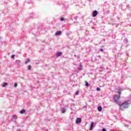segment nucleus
Segmentation results:
<instances>
[{"mask_svg":"<svg viewBox=\"0 0 131 131\" xmlns=\"http://www.w3.org/2000/svg\"><path fill=\"white\" fill-rule=\"evenodd\" d=\"M85 83L86 86H89V82H88V81H85Z\"/></svg>","mask_w":131,"mask_h":131,"instance_id":"2eb2a0df","label":"nucleus"},{"mask_svg":"<svg viewBox=\"0 0 131 131\" xmlns=\"http://www.w3.org/2000/svg\"><path fill=\"white\" fill-rule=\"evenodd\" d=\"M100 51L101 52H103V49H100Z\"/></svg>","mask_w":131,"mask_h":131,"instance_id":"4be33fe9","label":"nucleus"},{"mask_svg":"<svg viewBox=\"0 0 131 131\" xmlns=\"http://www.w3.org/2000/svg\"><path fill=\"white\" fill-rule=\"evenodd\" d=\"M28 70H31V66H28Z\"/></svg>","mask_w":131,"mask_h":131,"instance_id":"4468645a","label":"nucleus"},{"mask_svg":"<svg viewBox=\"0 0 131 131\" xmlns=\"http://www.w3.org/2000/svg\"><path fill=\"white\" fill-rule=\"evenodd\" d=\"M100 90H101V89H100L99 88H97V92H100Z\"/></svg>","mask_w":131,"mask_h":131,"instance_id":"a211bd4d","label":"nucleus"},{"mask_svg":"<svg viewBox=\"0 0 131 131\" xmlns=\"http://www.w3.org/2000/svg\"><path fill=\"white\" fill-rule=\"evenodd\" d=\"M93 126H94V122H91V127L90 128V130H92L93 129Z\"/></svg>","mask_w":131,"mask_h":131,"instance_id":"6e6552de","label":"nucleus"},{"mask_svg":"<svg viewBox=\"0 0 131 131\" xmlns=\"http://www.w3.org/2000/svg\"><path fill=\"white\" fill-rule=\"evenodd\" d=\"M128 102H125L121 105L120 109L121 110H123V108H128Z\"/></svg>","mask_w":131,"mask_h":131,"instance_id":"f257e3e1","label":"nucleus"},{"mask_svg":"<svg viewBox=\"0 0 131 131\" xmlns=\"http://www.w3.org/2000/svg\"><path fill=\"white\" fill-rule=\"evenodd\" d=\"M61 55H62V53L61 52H58L57 53V54H56L57 57H60V56H61Z\"/></svg>","mask_w":131,"mask_h":131,"instance_id":"9b49d317","label":"nucleus"},{"mask_svg":"<svg viewBox=\"0 0 131 131\" xmlns=\"http://www.w3.org/2000/svg\"><path fill=\"white\" fill-rule=\"evenodd\" d=\"M8 85V83L7 82H4L3 83L2 86L3 88H6Z\"/></svg>","mask_w":131,"mask_h":131,"instance_id":"423d86ee","label":"nucleus"},{"mask_svg":"<svg viewBox=\"0 0 131 131\" xmlns=\"http://www.w3.org/2000/svg\"><path fill=\"white\" fill-rule=\"evenodd\" d=\"M121 96L120 95H119L117 96V95H114L113 99L116 103H117L118 101H119V99H120Z\"/></svg>","mask_w":131,"mask_h":131,"instance_id":"f03ea898","label":"nucleus"},{"mask_svg":"<svg viewBox=\"0 0 131 131\" xmlns=\"http://www.w3.org/2000/svg\"><path fill=\"white\" fill-rule=\"evenodd\" d=\"M30 62V59H27V61L25 62V64H28V63H29Z\"/></svg>","mask_w":131,"mask_h":131,"instance_id":"ddd939ff","label":"nucleus"},{"mask_svg":"<svg viewBox=\"0 0 131 131\" xmlns=\"http://www.w3.org/2000/svg\"><path fill=\"white\" fill-rule=\"evenodd\" d=\"M93 17H96L97 15H98V11L97 10H95L93 13Z\"/></svg>","mask_w":131,"mask_h":131,"instance_id":"39448f33","label":"nucleus"},{"mask_svg":"<svg viewBox=\"0 0 131 131\" xmlns=\"http://www.w3.org/2000/svg\"><path fill=\"white\" fill-rule=\"evenodd\" d=\"M25 112V110H22L20 112V114H24V113Z\"/></svg>","mask_w":131,"mask_h":131,"instance_id":"f8f14e48","label":"nucleus"},{"mask_svg":"<svg viewBox=\"0 0 131 131\" xmlns=\"http://www.w3.org/2000/svg\"><path fill=\"white\" fill-rule=\"evenodd\" d=\"M76 95L77 96V95H79V91H77L76 92Z\"/></svg>","mask_w":131,"mask_h":131,"instance_id":"f3484780","label":"nucleus"},{"mask_svg":"<svg viewBox=\"0 0 131 131\" xmlns=\"http://www.w3.org/2000/svg\"><path fill=\"white\" fill-rule=\"evenodd\" d=\"M66 112V107H64L61 112L62 113H65Z\"/></svg>","mask_w":131,"mask_h":131,"instance_id":"9d476101","label":"nucleus"},{"mask_svg":"<svg viewBox=\"0 0 131 131\" xmlns=\"http://www.w3.org/2000/svg\"><path fill=\"white\" fill-rule=\"evenodd\" d=\"M80 122H81V118H77L76 120V123H77V124H78V123H80Z\"/></svg>","mask_w":131,"mask_h":131,"instance_id":"20e7f679","label":"nucleus"},{"mask_svg":"<svg viewBox=\"0 0 131 131\" xmlns=\"http://www.w3.org/2000/svg\"><path fill=\"white\" fill-rule=\"evenodd\" d=\"M121 92H122V89L121 88L116 90V93H118L119 94V96H120L121 95Z\"/></svg>","mask_w":131,"mask_h":131,"instance_id":"7ed1b4c3","label":"nucleus"},{"mask_svg":"<svg viewBox=\"0 0 131 131\" xmlns=\"http://www.w3.org/2000/svg\"><path fill=\"white\" fill-rule=\"evenodd\" d=\"M61 33H62V32L61 31H57L55 35H60L61 34Z\"/></svg>","mask_w":131,"mask_h":131,"instance_id":"1a4fd4ad","label":"nucleus"},{"mask_svg":"<svg viewBox=\"0 0 131 131\" xmlns=\"http://www.w3.org/2000/svg\"><path fill=\"white\" fill-rule=\"evenodd\" d=\"M11 58H15V55H12V56H11Z\"/></svg>","mask_w":131,"mask_h":131,"instance_id":"412c9836","label":"nucleus"},{"mask_svg":"<svg viewBox=\"0 0 131 131\" xmlns=\"http://www.w3.org/2000/svg\"><path fill=\"white\" fill-rule=\"evenodd\" d=\"M60 21H64V18L63 17H61L60 18Z\"/></svg>","mask_w":131,"mask_h":131,"instance_id":"aec40b11","label":"nucleus"},{"mask_svg":"<svg viewBox=\"0 0 131 131\" xmlns=\"http://www.w3.org/2000/svg\"><path fill=\"white\" fill-rule=\"evenodd\" d=\"M98 110L99 112H101L102 110H103V108H102V106H98Z\"/></svg>","mask_w":131,"mask_h":131,"instance_id":"0eeeda50","label":"nucleus"},{"mask_svg":"<svg viewBox=\"0 0 131 131\" xmlns=\"http://www.w3.org/2000/svg\"><path fill=\"white\" fill-rule=\"evenodd\" d=\"M13 118L14 119H17V116H14Z\"/></svg>","mask_w":131,"mask_h":131,"instance_id":"6ab92c4d","label":"nucleus"},{"mask_svg":"<svg viewBox=\"0 0 131 131\" xmlns=\"http://www.w3.org/2000/svg\"><path fill=\"white\" fill-rule=\"evenodd\" d=\"M17 85H18V84H17V83H15L14 86V88H17Z\"/></svg>","mask_w":131,"mask_h":131,"instance_id":"dca6fc26","label":"nucleus"}]
</instances>
